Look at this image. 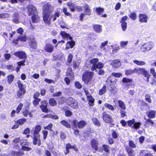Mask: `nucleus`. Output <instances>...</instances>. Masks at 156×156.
<instances>
[{"label":"nucleus","mask_w":156,"mask_h":156,"mask_svg":"<svg viewBox=\"0 0 156 156\" xmlns=\"http://www.w3.org/2000/svg\"><path fill=\"white\" fill-rule=\"evenodd\" d=\"M53 11V8L51 4L47 3L44 5L42 13L43 19L45 24L50 25L51 24V18H52L53 21H54L56 20L57 17L59 16V13L57 12L50 17Z\"/></svg>","instance_id":"nucleus-1"},{"label":"nucleus","mask_w":156,"mask_h":156,"mask_svg":"<svg viewBox=\"0 0 156 156\" xmlns=\"http://www.w3.org/2000/svg\"><path fill=\"white\" fill-rule=\"evenodd\" d=\"M94 75L93 72L86 71L82 75V80L84 84L86 85H90L92 82V79Z\"/></svg>","instance_id":"nucleus-2"},{"label":"nucleus","mask_w":156,"mask_h":156,"mask_svg":"<svg viewBox=\"0 0 156 156\" xmlns=\"http://www.w3.org/2000/svg\"><path fill=\"white\" fill-rule=\"evenodd\" d=\"M16 83L19 88V90L17 92V95L18 98H21L26 92V86L25 85V86H24L20 80H17Z\"/></svg>","instance_id":"nucleus-3"},{"label":"nucleus","mask_w":156,"mask_h":156,"mask_svg":"<svg viewBox=\"0 0 156 156\" xmlns=\"http://www.w3.org/2000/svg\"><path fill=\"white\" fill-rule=\"evenodd\" d=\"M134 74L138 75L143 74L147 78V81L148 82L151 76L150 74L144 68H136L133 69Z\"/></svg>","instance_id":"nucleus-4"},{"label":"nucleus","mask_w":156,"mask_h":156,"mask_svg":"<svg viewBox=\"0 0 156 156\" xmlns=\"http://www.w3.org/2000/svg\"><path fill=\"white\" fill-rule=\"evenodd\" d=\"M128 126L131 129L137 130L139 129L141 125L140 122H136L134 119L127 121Z\"/></svg>","instance_id":"nucleus-5"},{"label":"nucleus","mask_w":156,"mask_h":156,"mask_svg":"<svg viewBox=\"0 0 156 156\" xmlns=\"http://www.w3.org/2000/svg\"><path fill=\"white\" fill-rule=\"evenodd\" d=\"M102 118L105 122L110 123L112 126H114L115 124L113 123V120L111 116L109 115L106 111H104L102 113Z\"/></svg>","instance_id":"nucleus-6"},{"label":"nucleus","mask_w":156,"mask_h":156,"mask_svg":"<svg viewBox=\"0 0 156 156\" xmlns=\"http://www.w3.org/2000/svg\"><path fill=\"white\" fill-rule=\"evenodd\" d=\"M72 123L74 128H78L79 129H82L84 128L87 125V122L83 120H80L78 122L76 119L72 121Z\"/></svg>","instance_id":"nucleus-7"},{"label":"nucleus","mask_w":156,"mask_h":156,"mask_svg":"<svg viewBox=\"0 0 156 156\" xmlns=\"http://www.w3.org/2000/svg\"><path fill=\"white\" fill-rule=\"evenodd\" d=\"M117 80L116 79L112 76L109 77L106 80V82L107 83V85L110 87L111 91H113L115 89Z\"/></svg>","instance_id":"nucleus-8"},{"label":"nucleus","mask_w":156,"mask_h":156,"mask_svg":"<svg viewBox=\"0 0 156 156\" xmlns=\"http://www.w3.org/2000/svg\"><path fill=\"white\" fill-rule=\"evenodd\" d=\"M67 104L73 109L78 108L77 102L75 99L71 97H69L67 100Z\"/></svg>","instance_id":"nucleus-9"},{"label":"nucleus","mask_w":156,"mask_h":156,"mask_svg":"<svg viewBox=\"0 0 156 156\" xmlns=\"http://www.w3.org/2000/svg\"><path fill=\"white\" fill-rule=\"evenodd\" d=\"M28 15L29 16L36 13H38L37 11L36 7L32 4H29L27 7Z\"/></svg>","instance_id":"nucleus-10"},{"label":"nucleus","mask_w":156,"mask_h":156,"mask_svg":"<svg viewBox=\"0 0 156 156\" xmlns=\"http://www.w3.org/2000/svg\"><path fill=\"white\" fill-rule=\"evenodd\" d=\"M73 149L76 152L78 151V148L76 147V145L74 144L72 145L70 143H68L66 145V151L64 152V154L66 155L69 154L70 153L69 149Z\"/></svg>","instance_id":"nucleus-11"},{"label":"nucleus","mask_w":156,"mask_h":156,"mask_svg":"<svg viewBox=\"0 0 156 156\" xmlns=\"http://www.w3.org/2000/svg\"><path fill=\"white\" fill-rule=\"evenodd\" d=\"M48 103L46 100L41 101L39 107L43 112L47 113L49 112L50 110L48 109Z\"/></svg>","instance_id":"nucleus-12"},{"label":"nucleus","mask_w":156,"mask_h":156,"mask_svg":"<svg viewBox=\"0 0 156 156\" xmlns=\"http://www.w3.org/2000/svg\"><path fill=\"white\" fill-rule=\"evenodd\" d=\"M153 48V44L151 42H147L143 44L141 47L142 52H145L151 50Z\"/></svg>","instance_id":"nucleus-13"},{"label":"nucleus","mask_w":156,"mask_h":156,"mask_svg":"<svg viewBox=\"0 0 156 156\" xmlns=\"http://www.w3.org/2000/svg\"><path fill=\"white\" fill-rule=\"evenodd\" d=\"M29 46L33 49H35L37 48V42L34 36L29 38Z\"/></svg>","instance_id":"nucleus-14"},{"label":"nucleus","mask_w":156,"mask_h":156,"mask_svg":"<svg viewBox=\"0 0 156 156\" xmlns=\"http://www.w3.org/2000/svg\"><path fill=\"white\" fill-rule=\"evenodd\" d=\"M128 18L127 16L126 15L122 17L120 20V23H121V27L123 31H125L127 29V23L126 21Z\"/></svg>","instance_id":"nucleus-15"},{"label":"nucleus","mask_w":156,"mask_h":156,"mask_svg":"<svg viewBox=\"0 0 156 156\" xmlns=\"http://www.w3.org/2000/svg\"><path fill=\"white\" fill-rule=\"evenodd\" d=\"M90 144L92 148L95 151V152H93L94 153L98 151L99 143L98 140L94 139H92L90 141Z\"/></svg>","instance_id":"nucleus-16"},{"label":"nucleus","mask_w":156,"mask_h":156,"mask_svg":"<svg viewBox=\"0 0 156 156\" xmlns=\"http://www.w3.org/2000/svg\"><path fill=\"white\" fill-rule=\"evenodd\" d=\"M14 55L20 59H25L27 58L26 53L23 51H18L14 52Z\"/></svg>","instance_id":"nucleus-17"},{"label":"nucleus","mask_w":156,"mask_h":156,"mask_svg":"<svg viewBox=\"0 0 156 156\" xmlns=\"http://www.w3.org/2000/svg\"><path fill=\"white\" fill-rule=\"evenodd\" d=\"M44 49L46 52L51 53L54 51V46L50 43H47L46 44Z\"/></svg>","instance_id":"nucleus-18"},{"label":"nucleus","mask_w":156,"mask_h":156,"mask_svg":"<svg viewBox=\"0 0 156 156\" xmlns=\"http://www.w3.org/2000/svg\"><path fill=\"white\" fill-rule=\"evenodd\" d=\"M41 126L40 125H37L32 128V133L33 135H40L39 133L41 129Z\"/></svg>","instance_id":"nucleus-19"},{"label":"nucleus","mask_w":156,"mask_h":156,"mask_svg":"<svg viewBox=\"0 0 156 156\" xmlns=\"http://www.w3.org/2000/svg\"><path fill=\"white\" fill-rule=\"evenodd\" d=\"M33 143L34 145H37L38 146L41 145L40 135H33Z\"/></svg>","instance_id":"nucleus-20"},{"label":"nucleus","mask_w":156,"mask_h":156,"mask_svg":"<svg viewBox=\"0 0 156 156\" xmlns=\"http://www.w3.org/2000/svg\"><path fill=\"white\" fill-rule=\"evenodd\" d=\"M139 21L141 23H147V16L145 14L140 13L138 16Z\"/></svg>","instance_id":"nucleus-21"},{"label":"nucleus","mask_w":156,"mask_h":156,"mask_svg":"<svg viewBox=\"0 0 156 156\" xmlns=\"http://www.w3.org/2000/svg\"><path fill=\"white\" fill-rule=\"evenodd\" d=\"M70 41H68L66 42V44L65 49L67 50L69 49V48H73L75 45V42L72 40H70Z\"/></svg>","instance_id":"nucleus-22"},{"label":"nucleus","mask_w":156,"mask_h":156,"mask_svg":"<svg viewBox=\"0 0 156 156\" xmlns=\"http://www.w3.org/2000/svg\"><path fill=\"white\" fill-rule=\"evenodd\" d=\"M60 34L62 36V38L64 39H66L67 40L68 39L69 40H72L73 37L70 35V34L66 33L65 31H61Z\"/></svg>","instance_id":"nucleus-23"},{"label":"nucleus","mask_w":156,"mask_h":156,"mask_svg":"<svg viewBox=\"0 0 156 156\" xmlns=\"http://www.w3.org/2000/svg\"><path fill=\"white\" fill-rule=\"evenodd\" d=\"M69 108L67 106H65L62 108L63 110L64 111L65 116L67 117H70L73 115V113L68 110Z\"/></svg>","instance_id":"nucleus-24"},{"label":"nucleus","mask_w":156,"mask_h":156,"mask_svg":"<svg viewBox=\"0 0 156 156\" xmlns=\"http://www.w3.org/2000/svg\"><path fill=\"white\" fill-rule=\"evenodd\" d=\"M83 8L84 10V13L86 16H90L92 14V11L87 4L85 5Z\"/></svg>","instance_id":"nucleus-25"},{"label":"nucleus","mask_w":156,"mask_h":156,"mask_svg":"<svg viewBox=\"0 0 156 156\" xmlns=\"http://www.w3.org/2000/svg\"><path fill=\"white\" fill-rule=\"evenodd\" d=\"M99 61V59L97 58H93L89 60V63L90 65H92V66L91 67V70L93 71L94 69V66H96V64Z\"/></svg>","instance_id":"nucleus-26"},{"label":"nucleus","mask_w":156,"mask_h":156,"mask_svg":"<svg viewBox=\"0 0 156 156\" xmlns=\"http://www.w3.org/2000/svg\"><path fill=\"white\" fill-rule=\"evenodd\" d=\"M31 17L32 22L34 23H37L40 21V17L38 13L34 14Z\"/></svg>","instance_id":"nucleus-27"},{"label":"nucleus","mask_w":156,"mask_h":156,"mask_svg":"<svg viewBox=\"0 0 156 156\" xmlns=\"http://www.w3.org/2000/svg\"><path fill=\"white\" fill-rule=\"evenodd\" d=\"M147 117L150 119H153L155 118L156 112L153 110L150 111L146 112Z\"/></svg>","instance_id":"nucleus-28"},{"label":"nucleus","mask_w":156,"mask_h":156,"mask_svg":"<svg viewBox=\"0 0 156 156\" xmlns=\"http://www.w3.org/2000/svg\"><path fill=\"white\" fill-rule=\"evenodd\" d=\"M111 136L114 139H118L119 137V134L117 130L112 129L111 130Z\"/></svg>","instance_id":"nucleus-29"},{"label":"nucleus","mask_w":156,"mask_h":156,"mask_svg":"<svg viewBox=\"0 0 156 156\" xmlns=\"http://www.w3.org/2000/svg\"><path fill=\"white\" fill-rule=\"evenodd\" d=\"M87 99L88 101V104L90 106H92L94 105V99L91 95L87 96Z\"/></svg>","instance_id":"nucleus-30"},{"label":"nucleus","mask_w":156,"mask_h":156,"mask_svg":"<svg viewBox=\"0 0 156 156\" xmlns=\"http://www.w3.org/2000/svg\"><path fill=\"white\" fill-rule=\"evenodd\" d=\"M96 66H94V69L93 71L94 70L97 71V69H100L103 68L104 67V64L101 62H98L96 64Z\"/></svg>","instance_id":"nucleus-31"},{"label":"nucleus","mask_w":156,"mask_h":156,"mask_svg":"<svg viewBox=\"0 0 156 156\" xmlns=\"http://www.w3.org/2000/svg\"><path fill=\"white\" fill-rule=\"evenodd\" d=\"M101 27L102 26L100 24H94L93 26V29L98 33L101 32L102 31Z\"/></svg>","instance_id":"nucleus-32"},{"label":"nucleus","mask_w":156,"mask_h":156,"mask_svg":"<svg viewBox=\"0 0 156 156\" xmlns=\"http://www.w3.org/2000/svg\"><path fill=\"white\" fill-rule=\"evenodd\" d=\"M126 150L129 156H135L133 150L128 146L126 147Z\"/></svg>","instance_id":"nucleus-33"},{"label":"nucleus","mask_w":156,"mask_h":156,"mask_svg":"<svg viewBox=\"0 0 156 156\" xmlns=\"http://www.w3.org/2000/svg\"><path fill=\"white\" fill-rule=\"evenodd\" d=\"M149 108L148 104L144 101H142L141 102L140 108L142 110H147Z\"/></svg>","instance_id":"nucleus-34"},{"label":"nucleus","mask_w":156,"mask_h":156,"mask_svg":"<svg viewBox=\"0 0 156 156\" xmlns=\"http://www.w3.org/2000/svg\"><path fill=\"white\" fill-rule=\"evenodd\" d=\"M48 103L50 105L51 107H54L57 105V102L54 98H50L49 100Z\"/></svg>","instance_id":"nucleus-35"},{"label":"nucleus","mask_w":156,"mask_h":156,"mask_svg":"<svg viewBox=\"0 0 156 156\" xmlns=\"http://www.w3.org/2000/svg\"><path fill=\"white\" fill-rule=\"evenodd\" d=\"M95 11L97 14L98 16H99L101 15L102 13L104 12V8H101L99 6V7H96L95 8Z\"/></svg>","instance_id":"nucleus-36"},{"label":"nucleus","mask_w":156,"mask_h":156,"mask_svg":"<svg viewBox=\"0 0 156 156\" xmlns=\"http://www.w3.org/2000/svg\"><path fill=\"white\" fill-rule=\"evenodd\" d=\"M122 82L124 83H129L128 85V86L132 85V83L133 82V80L131 79L124 77L122 79Z\"/></svg>","instance_id":"nucleus-37"},{"label":"nucleus","mask_w":156,"mask_h":156,"mask_svg":"<svg viewBox=\"0 0 156 156\" xmlns=\"http://www.w3.org/2000/svg\"><path fill=\"white\" fill-rule=\"evenodd\" d=\"M119 106L122 110H125L126 109V107L125 103L121 100L118 101Z\"/></svg>","instance_id":"nucleus-38"},{"label":"nucleus","mask_w":156,"mask_h":156,"mask_svg":"<svg viewBox=\"0 0 156 156\" xmlns=\"http://www.w3.org/2000/svg\"><path fill=\"white\" fill-rule=\"evenodd\" d=\"M60 123L67 128L70 129L71 127L70 125L66 120H63L61 121Z\"/></svg>","instance_id":"nucleus-39"},{"label":"nucleus","mask_w":156,"mask_h":156,"mask_svg":"<svg viewBox=\"0 0 156 156\" xmlns=\"http://www.w3.org/2000/svg\"><path fill=\"white\" fill-rule=\"evenodd\" d=\"M106 91V87L105 85H103L102 88L98 92V94L100 95H102L105 94Z\"/></svg>","instance_id":"nucleus-40"},{"label":"nucleus","mask_w":156,"mask_h":156,"mask_svg":"<svg viewBox=\"0 0 156 156\" xmlns=\"http://www.w3.org/2000/svg\"><path fill=\"white\" fill-rule=\"evenodd\" d=\"M7 80L9 84H11L13 81L14 79V76L12 74H9L7 76Z\"/></svg>","instance_id":"nucleus-41"},{"label":"nucleus","mask_w":156,"mask_h":156,"mask_svg":"<svg viewBox=\"0 0 156 156\" xmlns=\"http://www.w3.org/2000/svg\"><path fill=\"white\" fill-rule=\"evenodd\" d=\"M102 148L103 150L105 152L107 153H109L110 151L109 146L105 144H103L102 145Z\"/></svg>","instance_id":"nucleus-42"},{"label":"nucleus","mask_w":156,"mask_h":156,"mask_svg":"<svg viewBox=\"0 0 156 156\" xmlns=\"http://www.w3.org/2000/svg\"><path fill=\"white\" fill-rule=\"evenodd\" d=\"M27 120L26 119L22 118L17 120L16 123L18 124L19 125H22L27 122Z\"/></svg>","instance_id":"nucleus-43"},{"label":"nucleus","mask_w":156,"mask_h":156,"mask_svg":"<svg viewBox=\"0 0 156 156\" xmlns=\"http://www.w3.org/2000/svg\"><path fill=\"white\" fill-rule=\"evenodd\" d=\"M93 123L95 126L99 127L101 126V123L99 120L96 118H93L92 119Z\"/></svg>","instance_id":"nucleus-44"},{"label":"nucleus","mask_w":156,"mask_h":156,"mask_svg":"<svg viewBox=\"0 0 156 156\" xmlns=\"http://www.w3.org/2000/svg\"><path fill=\"white\" fill-rule=\"evenodd\" d=\"M12 154H13L14 156H22L24 154L23 151H12Z\"/></svg>","instance_id":"nucleus-45"},{"label":"nucleus","mask_w":156,"mask_h":156,"mask_svg":"<svg viewBox=\"0 0 156 156\" xmlns=\"http://www.w3.org/2000/svg\"><path fill=\"white\" fill-rule=\"evenodd\" d=\"M134 63L138 66H142L146 64V63L143 61H139L137 60H134L133 61Z\"/></svg>","instance_id":"nucleus-46"},{"label":"nucleus","mask_w":156,"mask_h":156,"mask_svg":"<svg viewBox=\"0 0 156 156\" xmlns=\"http://www.w3.org/2000/svg\"><path fill=\"white\" fill-rule=\"evenodd\" d=\"M67 5L69 6L71 12H74L75 10V8L73 3L71 2H68L67 4Z\"/></svg>","instance_id":"nucleus-47"},{"label":"nucleus","mask_w":156,"mask_h":156,"mask_svg":"<svg viewBox=\"0 0 156 156\" xmlns=\"http://www.w3.org/2000/svg\"><path fill=\"white\" fill-rule=\"evenodd\" d=\"M129 147L130 148H135L136 145L132 140H129Z\"/></svg>","instance_id":"nucleus-48"},{"label":"nucleus","mask_w":156,"mask_h":156,"mask_svg":"<svg viewBox=\"0 0 156 156\" xmlns=\"http://www.w3.org/2000/svg\"><path fill=\"white\" fill-rule=\"evenodd\" d=\"M134 74V72L133 70L131 69H127L125 71V74L128 76L131 75L132 74Z\"/></svg>","instance_id":"nucleus-49"},{"label":"nucleus","mask_w":156,"mask_h":156,"mask_svg":"<svg viewBox=\"0 0 156 156\" xmlns=\"http://www.w3.org/2000/svg\"><path fill=\"white\" fill-rule=\"evenodd\" d=\"M129 16L132 20H135L137 18L136 14L134 12H132L129 15Z\"/></svg>","instance_id":"nucleus-50"},{"label":"nucleus","mask_w":156,"mask_h":156,"mask_svg":"<svg viewBox=\"0 0 156 156\" xmlns=\"http://www.w3.org/2000/svg\"><path fill=\"white\" fill-rule=\"evenodd\" d=\"M23 106V105L22 103H20L17 106L16 108V113L17 114L19 113L20 111L21 110Z\"/></svg>","instance_id":"nucleus-51"},{"label":"nucleus","mask_w":156,"mask_h":156,"mask_svg":"<svg viewBox=\"0 0 156 156\" xmlns=\"http://www.w3.org/2000/svg\"><path fill=\"white\" fill-rule=\"evenodd\" d=\"M150 118L147 119L146 121V123L148 125H150L151 126H154L155 123Z\"/></svg>","instance_id":"nucleus-52"},{"label":"nucleus","mask_w":156,"mask_h":156,"mask_svg":"<svg viewBox=\"0 0 156 156\" xmlns=\"http://www.w3.org/2000/svg\"><path fill=\"white\" fill-rule=\"evenodd\" d=\"M40 98H35L33 101V104L35 106H36L39 105V102L41 101Z\"/></svg>","instance_id":"nucleus-53"},{"label":"nucleus","mask_w":156,"mask_h":156,"mask_svg":"<svg viewBox=\"0 0 156 156\" xmlns=\"http://www.w3.org/2000/svg\"><path fill=\"white\" fill-rule=\"evenodd\" d=\"M53 124L50 123L49 124L46 126H44V129H47L48 130H49L51 131H52V128L53 127Z\"/></svg>","instance_id":"nucleus-54"},{"label":"nucleus","mask_w":156,"mask_h":156,"mask_svg":"<svg viewBox=\"0 0 156 156\" xmlns=\"http://www.w3.org/2000/svg\"><path fill=\"white\" fill-rule=\"evenodd\" d=\"M21 149L25 151H29L32 150V148L30 147L23 145L22 146Z\"/></svg>","instance_id":"nucleus-55"},{"label":"nucleus","mask_w":156,"mask_h":156,"mask_svg":"<svg viewBox=\"0 0 156 156\" xmlns=\"http://www.w3.org/2000/svg\"><path fill=\"white\" fill-rule=\"evenodd\" d=\"M9 16L10 15L9 13H2L0 14V19H5L9 17Z\"/></svg>","instance_id":"nucleus-56"},{"label":"nucleus","mask_w":156,"mask_h":156,"mask_svg":"<svg viewBox=\"0 0 156 156\" xmlns=\"http://www.w3.org/2000/svg\"><path fill=\"white\" fill-rule=\"evenodd\" d=\"M62 11L65 15L67 16H71L72 14L70 12H67V9L66 8L64 7L63 8Z\"/></svg>","instance_id":"nucleus-57"},{"label":"nucleus","mask_w":156,"mask_h":156,"mask_svg":"<svg viewBox=\"0 0 156 156\" xmlns=\"http://www.w3.org/2000/svg\"><path fill=\"white\" fill-rule=\"evenodd\" d=\"M104 106L105 107L109 109L112 111L114 110V108L113 106L110 104H109L108 103H106L104 104Z\"/></svg>","instance_id":"nucleus-58"},{"label":"nucleus","mask_w":156,"mask_h":156,"mask_svg":"<svg viewBox=\"0 0 156 156\" xmlns=\"http://www.w3.org/2000/svg\"><path fill=\"white\" fill-rule=\"evenodd\" d=\"M73 58V55L71 53L69 54L67 58V62L69 64L71 63Z\"/></svg>","instance_id":"nucleus-59"},{"label":"nucleus","mask_w":156,"mask_h":156,"mask_svg":"<svg viewBox=\"0 0 156 156\" xmlns=\"http://www.w3.org/2000/svg\"><path fill=\"white\" fill-rule=\"evenodd\" d=\"M150 73L153 75V77L156 79V72L155 69L154 68H151L150 69Z\"/></svg>","instance_id":"nucleus-60"},{"label":"nucleus","mask_w":156,"mask_h":156,"mask_svg":"<svg viewBox=\"0 0 156 156\" xmlns=\"http://www.w3.org/2000/svg\"><path fill=\"white\" fill-rule=\"evenodd\" d=\"M125 110H121L120 111V116L121 118H124L127 116L126 112Z\"/></svg>","instance_id":"nucleus-61"},{"label":"nucleus","mask_w":156,"mask_h":156,"mask_svg":"<svg viewBox=\"0 0 156 156\" xmlns=\"http://www.w3.org/2000/svg\"><path fill=\"white\" fill-rule=\"evenodd\" d=\"M25 61L26 60L24 59L23 60L17 62V63L18 65V66L21 67V66H25Z\"/></svg>","instance_id":"nucleus-62"},{"label":"nucleus","mask_w":156,"mask_h":156,"mask_svg":"<svg viewBox=\"0 0 156 156\" xmlns=\"http://www.w3.org/2000/svg\"><path fill=\"white\" fill-rule=\"evenodd\" d=\"M75 87L78 89H80L82 88V85L78 81L75 82L74 83Z\"/></svg>","instance_id":"nucleus-63"},{"label":"nucleus","mask_w":156,"mask_h":156,"mask_svg":"<svg viewBox=\"0 0 156 156\" xmlns=\"http://www.w3.org/2000/svg\"><path fill=\"white\" fill-rule=\"evenodd\" d=\"M43 139L44 140H45L47 137L48 134V132L46 130H44L42 131Z\"/></svg>","instance_id":"nucleus-64"}]
</instances>
